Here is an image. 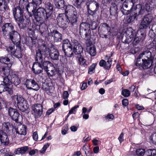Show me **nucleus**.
I'll return each instance as SVG.
<instances>
[{
	"mask_svg": "<svg viewBox=\"0 0 156 156\" xmlns=\"http://www.w3.org/2000/svg\"><path fill=\"white\" fill-rule=\"evenodd\" d=\"M25 9L27 10L29 16L33 9H31L30 2L28 0H20L18 5L14 6L12 8L13 15L20 29L31 30V29L29 27L31 23L30 20L26 18L24 12Z\"/></svg>",
	"mask_w": 156,
	"mask_h": 156,
	"instance_id": "nucleus-1",
	"label": "nucleus"
},
{
	"mask_svg": "<svg viewBox=\"0 0 156 156\" xmlns=\"http://www.w3.org/2000/svg\"><path fill=\"white\" fill-rule=\"evenodd\" d=\"M154 57L150 51H144L135 59V65L140 70L148 69L154 65Z\"/></svg>",
	"mask_w": 156,
	"mask_h": 156,
	"instance_id": "nucleus-2",
	"label": "nucleus"
},
{
	"mask_svg": "<svg viewBox=\"0 0 156 156\" xmlns=\"http://www.w3.org/2000/svg\"><path fill=\"white\" fill-rule=\"evenodd\" d=\"M1 29L4 36L12 41L21 38L17 31L16 26L12 23H5L2 26Z\"/></svg>",
	"mask_w": 156,
	"mask_h": 156,
	"instance_id": "nucleus-3",
	"label": "nucleus"
},
{
	"mask_svg": "<svg viewBox=\"0 0 156 156\" xmlns=\"http://www.w3.org/2000/svg\"><path fill=\"white\" fill-rule=\"evenodd\" d=\"M10 77L11 79L10 80L8 77H3V80L5 83H6L7 88L6 89V92L10 95H12L13 93V88L12 84H14L15 86L19 85L21 83L20 79L16 71H14L13 72H11Z\"/></svg>",
	"mask_w": 156,
	"mask_h": 156,
	"instance_id": "nucleus-4",
	"label": "nucleus"
},
{
	"mask_svg": "<svg viewBox=\"0 0 156 156\" xmlns=\"http://www.w3.org/2000/svg\"><path fill=\"white\" fill-rule=\"evenodd\" d=\"M12 41L10 42L7 47V51L10 52L12 56L17 58L20 61V59L23 57V49L21 38Z\"/></svg>",
	"mask_w": 156,
	"mask_h": 156,
	"instance_id": "nucleus-5",
	"label": "nucleus"
},
{
	"mask_svg": "<svg viewBox=\"0 0 156 156\" xmlns=\"http://www.w3.org/2000/svg\"><path fill=\"white\" fill-rule=\"evenodd\" d=\"M32 10L29 16L32 18L33 16L35 21H43V19L47 21L51 17L49 14H48V12L44 7H39L37 9H33Z\"/></svg>",
	"mask_w": 156,
	"mask_h": 156,
	"instance_id": "nucleus-6",
	"label": "nucleus"
},
{
	"mask_svg": "<svg viewBox=\"0 0 156 156\" xmlns=\"http://www.w3.org/2000/svg\"><path fill=\"white\" fill-rule=\"evenodd\" d=\"M131 10H130V11L129 12V15L126 17V21L128 25L132 23L135 20H137L139 17H141L145 11V9H142L141 8L140 9Z\"/></svg>",
	"mask_w": 156,
	"mask_h": 156,
	"instance_id": "nucleus-7",
	"label": "nucleus"
},
{
	"mask_svg": "<svg viewBox=\"0 0 156 156\" xmlns=\"http://www.w3.org/2000/svg\"><path fill=\"white\" fill-rule=\"evenodd\" d=\"M34 24L32 25L35 30H39L41 35L46 39L50 32L49 31L47 25L43 21L38 22L34 21Z\"/></svg>",
	"mask_w": 156,
	"mask_h": 156,
	"instance_id": "nucleus-8",
	"label": "nucleus"
},
{
	"mask_svg": "<svg viewBox=\"0 0 156 156\" xmlns=\"http://www.w3.org/2000/svg\"><path fill=\"white\" fill-rule=\"evenodd\" d=\"M79 33L82 38L85 40H89L91 37L90 24L87 22H82L80 26Z\"/></svg>",
	"mask_w": 156,
	"mask_h": 156,
	"instance_id": "nucleus-9",
	"label": "nucleus"
},
{
	"mask_svg": "<svg viewBox=\"0 0 156 156\" xmlns=\"http://www.w3.org/2000/svg\"><path fill=\"white\" fill-rule=\"evenodd\" d=\"M56 26L50 28V32L46 39L51 41L52 37L54 42H61L62 39V34L60 33L57 29Z\"/></svg>",
	"mask_w": 156,
	"mask_h": 156,
	"instance_id": "nucleus-10",
	"label": "nucleus"
},
{
	"mask_svg": "<svg viewBox=\"0 0 156 156\" xmlns=\"http://www.w3.org/2000/svg\"><path fill=\"white\" fill-rule=\"evenodd\" d=\"M153 19V16L152 14L148 13L145 15L142 19L139 25V28L146 30L148 27L150 29V26Z\"/></svg>",
	"mask_w": 156,
	"mask_h": 156,
	"instance_id": "nucleus-11",
	"label": "nucleus"
},
{
	"mask_svg": "<svg viewBox=\"0 0 156 156\" xmlns=\"http://www.w3.org/2000/svg\"><path fill=\"white\" fill-rule=\"evenodd\" d=\"M112 29L111 32V27L106 23H101L98 28V30L101 33L100 35V37L107 38L108 35H110L112 33Z\"/></svg>",
	"mask_w": 156,
	"mask_h": 156,
	"instance_id": "nucleus-12",
	"label": "nucleus"
},
{
	"mask_svg": "<svg viewBox=\"0 0 156 156\" xmlns=\"http://www.w3.org/2000/svg\"><path fill=\"white\" fill-rule=\"evenodd\" d=\"M31 113L35 119L40 117L43 113V106L41 104L36 103L31 107Z\"/></svg>",
	"mask_w": 156,
	"mask_h": 156,
	"instance_id": "nucleus-13",
	"label": "nucleus"
},
{
	"mask_svg": "<svg viewBox=\"0 0 156 156\" xmlns=\"http://www.w3.org/2000/svg\"><path fill=\"white\" fill-rule=\"evenodd\" d=\"M146 30L141 29L139 28L135 34L133 42V44L134 45H136L140 41H144L146 36Z\"/></svg>",
	"mask_w": 156,
	"mask_h": 156,
	"instance_id": "nucleus-14",
	"label": "nucleus"
},
{
	"mask_svg": "<svg viewBox=\"0 0 156 156\" xmlns=\"http://www.w3.org/2000/svg\"><path fill=\"white\" fill-rule=\"evenodd\" d=\"M136 3L135 0H125L122 4V6L126 8H128L129 7H131L130 10L132 9L131 11L134 9H140V8L142 9H145L144 7L141 4H138L135 6Z\"/></svg>",
	"mask_w": 156,
	"mask_h": 156,
	"instance_id": "nucleus-15",
	"label": "nucleus"
},
{
	"mask_svg": "<svg viewBox=\"0 0 156 156\" xmlns=\"http://www.w3.org/2000/svg\"><path fill=\"white\" fill-rule=\"evenodd\" d=\"M62 14H60L57 18L58 26L62 30L63 32L67 30L69 22L66 16H63Z\"/></svg>",
	"mask_w": 156,
	"mask_h": 156,
	"instance_id": "nucleus-16",
	"label": "nucleus"
},
{
	"mask_svg": "<svg viewBox=\"0 0 156 156\" xmlns=\"http://www.w3.org/2000/svg\"><path fill=\"white\" fill-rule=\"evenodd\" d=\"M136 32L135 30L131 27L128 28L126 31L125 32L126 38L123 40L122 38V41L125 44H129L133 39Z\"/></svg>",
	"mask_w": 156,
	"mask_h": 156,
	"instance_id": "nucleus-17",
	"label": "nucleus"
},
{
	"mask_svg": "<svg viewBox=\"0 0 156 156\" xmlns=\"http://www.w3.org/2000/svg\"><path fill=\"white\" fill-rule=\"evenodd\" d=\"M8 114L10 117L11 119L15 121L16 123L19 122V120L22 116L19 113L18 110L16 108H14L10 107L8 109Z\"/></svg>",
	"mask_w": 156,
	"mask_h": 156,
	"instance_id": "nucleus-18",
	"label": "nucleus"
},
{
	"mask_svg": "<svg viewBox=\"0 0 156 156\" xmlns=\"http://www.w3.org/2000/svg\"><path fill=\"white\" fill-rule=\"evenodd\" d=\"M71 41L73 43L74 54L77 55V57L83 55V48L78 41L74 38H72Z\"/></svg>",
	"mask_w": 156,
	"mask_h": 156,
	"instance_id": "nucleus-19",
	"label": "nucleus"
},
{
	"mask_svg": "<svg viewBox=\"0 0 156 156\" xmlns=\"http://www.w3.org/2000/svg\"><path fill=\"white\" fill-rule=\"evenodd\" d=\"M14 127L12 124L9 122H7L3 123L2 126V130L0 131L7 133L9 135L12 136L13 135V129Z\"/></svg>",
	"mask_w": 156,
	"mask_h": 156,
	"instance_id": "nucleus-20",
	"label": "nucleus"
},
{
	"mask_svg": "<svg viewBox=\"0 0 156 156\" xmlns=\"http://www.w3.org/2000/svg\"><path fill=\"white\" fill-rule=\"evenodd\" d=\"M86 44L87 47L86 49L87 51L92 56H94L96 54V49L94 45L90 40H86Z\"/></svg>",
	"mask_w": 156,
	"mask_h": 156,
	"instance_id": "nucleus-21",
	"label": "nucleus"
},
{
	"mask_svg": "<svg viewBox=\"0 0 156 156\" xmlns=\"http://www.w3.org/2000/svg\"><path fill=\"white\" fill-rule=\"evenodd\" d=\"M79 16L77 13L72 14L66 17L67 20H68L69 23L70 25L72 26H74L77 25L78 22V18Z\"/></svg>",
	"mask_w": 156,
	"mask_h": 156,
	"instance_id": "nucleus-22",
	"label": "nucleus"
},
{
	"mask_svg": "<svg viewBox=\"0 0 156 156\" xmlns=\"http://www.w3.org/2000/svg\"><path fill=\"white\" fill-rule=\"evenodd\" d=\"M63 10L65 11V14L66 17L68 16V15L69 16L72 14L77 13L76 8L73 6L69 4L66 5Z\"/></svg>",
	"mask_w": 156,
	"mask_h": 156,
	"instance_id": "nucleus-23",
	"label": "nucleus"
},
{
	"mask_svg": "<svg viewBox=\"0 0 156 156\" xmlns=\"http://www.w3.org/2000/svg\"><path fill=\"white\" fill-rule=\"evenodd\" d=\"M0 141L1 144L3 145L7 146L9 144V139L6 133L0 131Z\"/></svg>",
	"mask_w": 156,
	"mask_h": 156,
	"instance_id": "nucleus-24",
	"label": "nucleus"
},
{
	"mask_svg": "<svg viewBox=\"0 0 156 156\" xmlns=\"http://www.w3.org/2000/svg\"><path fill=\"white\" fill-rule=\"evenodd\" d=\"M14 70L11 69V67L5 66H2L0 67V72L1 74L4 75L5 76L8 77L10 75L11 72H13Z\"/></svg>",
	"mask_w": 156,
	"mask_h": 156,
	"instance_id": "nucleus-25",
	"label": "nucleus"
},
{
	"mask_svg": "<svg viewBox=\"0 0 156 156\" xmlns=\"http://www.w3.org/2000/svg\"><path fill=\"white\" fill-rule=\"evenodd\" d=\"M17 105L19 109L22 112H25L27 110L29 107L27 101L25 99Z\"/></svg>",
	"mask_w": 156,
	"mask_h": 156,
	"instance_id": "nucleus-26",
	"label": "nucleus"
},
{
	"mask_svg": "<svg viewBox=\"0 0 156 156\" xmlns=\"http://www.w3.org/2000/svg\"><path fill=\"white\" fill-rule=\"evenodd\" d=\"M27 44L29 46L31 51L34 50V49L35 48L37 45V40L33 39L31 37H28L26 39Z\"/></svg>",
	"mask_w": 156,
	"mask_h": 156,
	"instance_id": "nucleus-27",
	"label": "nucleus"
},
{
	"mask_svg": "<svg viewBox=\"0 0 156 156\" xmlns=\"http://www.w3.org/2000/svg\"><path fill=\"white\" fill-rule=\"evenodd\" d=\"M40 66L39 63H34L32 68V70L35 75H38L43 72V69Z\"/></svg>",
	"mask_w": 156,
	"mask_h": 156,
	"instance_id": "nucleus-28",
	"label": "nucleus"
},
{
	"mask_svg": "<svg viewBox=\"0 0 156 156\" xmlns=\"http://www.w3.org/2000/svg\"><path fill=\"white\" fill-rule=\"evenodd\" d=\"M9 55H7L4 56L0 57V62L4 64L9 67H11L12 64L11 62L10 59L8 57Z\"/></svg>",
	"mask_w": 156,
	"mask_h": 156,
	"instance_id": "nucleus-29",
	"label": "nucleus"
},
{
	"mask_svg": "<svg viewBox=\"0 0 156 156\" xmlns=\"http://www.w3.org/2000/svg\"><path fill=\"white\" fill-rule=\"evenodd\" d=\"M59 53L58 49L55 48H52L51 49V54L50 57L51 59L58 60L59 59Z\"/></svg>",
	"mask_w": 156,
	"mask_h": 156,
	"instance_id": "nucleus-30",
	"label": "nucleus"
},
{
	"mask_svg": "<svg viewBox=\"0 0 156 156\" xmlns=\"http://www.w3.org/2000/svg\"><path fill=\"white\" fill-rule=\"evenodd\" d=\"M11 98L12 101L14 105H18L24 99L22 96L17 94L12 95Z\"/></svg>",
	"mask_w": 156,
	"mask_h": 156,
	"instance_id": "nucleus-31",
	"label": "nucleus"
},
{
	"mask_svg": "<svg viewBox=\"0 0 156 156\" xmlns=\"http://www.w3.org/2000/svg\"><path fill=\"white\" fill-rule=\"evenodd\" d=\"M42 55V50L41 49V48H39L36 51V55L34 58L35 62H34L39 63L40 62H42V61L43 60Z\"/></svg>",
	"mask_w": 156,
	"mask_h": 156,
	"instance_id": "nucleus-32",
	"label": "nucleus"
},
{
	"mask_svg": "<svg viewBox=\"0 0 156 156\" xmlns=\"http://www.w3.org/2000/svg\"><path fill=\"white\" fill-rule=\"evenodd\" d=\"M44 6V9L48 12V14L51 16L53 12L54 6L53 4L50 2H45Z\"/></svg>",
	"mask_w": 156,
	"mask_h": 156,
	"instance_id": "nucleus-33",
	"label": "nucleus"
},
{
	"mask_svg": "<svg viewBox=\"0 0 156 156\" xmlns=\"http://www.w3.org/2000/svg\"><path fill=\"white\" fill-rule=\"evenodd\" d=\"M118 8L116 4L115 3L112 2L110 8V12L111 15L115 16H118V12L117 11Z\"/></svg>",
	"mask_w": 156,
	"mask_h": 156,
	"instance_id": "nucleus-34",
	"label": "nucleus"
},
{
	"mask_svg": "<svg viewBox=\"0 0 156 156\" xmlns=\"http://www.w3.org/2000/svg\"><path fill=\"white\" fill-rule=\"evenodd\" d=\"M40 48L42 50V52H44V55L46 57H48L50 56L51 54V49L47 47L46 44L44 43H42Z\"/></svg>",
	"mask_w": 156,
	"mask_h": 156,
	"instance_id": "nucleus-35",
	"label": "nucleus"
},
{
	"mask_svg": "<svg viewBox=\"0 0 156 156\" xmlns=\"http://www.w3.org/2000/svg\"><path fill=\"white\" fill-rule=\"evenodd\" d=\"M40 66H41V68L44 69L45 71H47L48 70V66L49 65L51 66H53V65L51 63V62L49 61H46L43 60L42 62H40L39 63Z\"/></svg>",
	"mask_w": 156,
	"mask_h": 156,
	"instance_id": "nucleus-36",
	"label": "nucleus"
},
{
	"mask_svg": "<svg viewBox=\"0 0 156 156\" xmlns=\"http://www.w3.org/2000/svg\"><path fill=\"white\" fill-rule=\"evenodd\" d=\"M65 55L68 57L71 58L73 56L74 53L73 47H70L62 50Z\"/></svg>",
	"mask_w": 156,
	"mask_h": 156,
	"instance_id": "nucleus-37",
	"label": "nucleus"
},
{
	"mask_svg": "<svg viewBox=\"0 0 156 156\" xmlns=\"http://www.w3.org/2000/svg\"><path fill=\"white\" fill-rule=\"evenodd\" d=\"M54 4L56 7L58 9L63 10L66 5L65 4L64 0H55Z\"/></svg>",
	"mask_w": 156,
	"mask_h": 156,
	"instance_id": "nucleus-38",
	"label": "nucleus"
},
{
	"mask_svg": "<svg viewBox=\"0 0 156 156\" xmlns=\"http://www.w3.org/2000/svg\"><path fill=\"white\" fill-rule=\"evenodd\" d=\"M29 147L27 146L22 147L16 149L14 151V153L17 154H25L28 150Z\"/></svg>",
	"mask_w": 156,
	"mask_h": 156,
	"instance_id": "nucleus-39",
	"label": "nucleus"
},
{
	"mask_svg": "<svg viewBox=\"0 0 156 156\" xmlns=\"http://www.w3.org/2000/svg\"><path fill=\"white\" fill-rule=\"evenodd\" d=\"M96 4H98L99 6L98 2L94 0L89 1L86 3V8L89 9H95Z\"/></svg>",
	"mask_w": 156,
	"mask_h": 156,
	"instance_id": "nucleus-40",
	"label": "nucleus"
},
{
	"mask_svg": "<svg viewBox=\"0 0 156 156\" xmlns=\"http://www.w3.org/2000/svg\"><path fill=\"white\" fill-rule=\"evenodd\" d=\"M43 0H32L31 2H30V5L31 9L35 8L37 9L38 6L41 5Z\"/></svg>",
	"mask_w": 156,
	"mask_h": 156,
	"instance_id": "nucleus-41",
	"label": "nucleus"
},
{
	"mask_svg": "<svg viewBox=\"0 0 156 156\" xmlns=\"http://www.w3.org/2000/svg\"><path fill=\"white\" fill-rule=\"evenodd\" d=\"M73 43L71 42V43L68 39H64L63 40L62 42V49L63 50L70 47H73Z\"/></svg>",
	"mask_w": 156,
	"mask_h": 156,
	"instance_id": "nucleus-42",
	"label": "nucleus"
},
{
	"mask_svg": "<svg viewBox=\"0 0 156 156\" xmlns=\"http://www.w3.org/2000/svg\"><path fill=\"white\" fill-rule=\"evenodd\" d=\"M99 66L103 67L105 69L109 70L111 68V66L108 65L107 61L106 62L104 59H101L99 63Z\"/></svg>",
	"mask_w": 156,
	"mask_h": 156,
	"instance_id": "nucleus-43",
	"label": "nucleus"
},
{
	"mask_svg": "<svg viewBox=\"0 0 156 156\" xmlns=\"http://www.w3.org/2000/svg\"><path fill=\"white\" fill-rule=\"evenodd\" d=\"M99 6L98 5V4H96V7L94 10H92L90 9L87 8V14L89 16H94L96 14V12L99 10Z\"/></svg>",
	"mask_w": 156,
	"mask_h": 156,
	"instance_id": "nucleus-44",
	"label": "nucleus"
},
{
	"mask_svg": "<svg viewBox=\"0 0 156 156\" xmlns=\"http://www.w3.org/2000/svg\"><path fill=\"white\" fill-rule=\"evenodd\" d=\"M27 82H31V87H33L34 88H32L35 91H37L40 89V86L37 84V82L34 79H31V80H27Z\"/></svg>",
	"mask_w": 156,
	"mask_h": 156,
	"instance_id": "nucleus-45",
	"label": "nucleus"
},
{
	"mask_svg": "<svg viewBox=\"0 0 156 156\" xmlns=\"http://www.w3.org/2000/svg\"><path fill=\"white\" fill-rule=\"evenodd\" d=\"M77 58H78L79 64L83 67H87V64L86 63V60L83 57V55L77 56Z\"/></svg>",
	"mask_w": 156,
	"mask_h": 156,
	"instance_id": "nucleus-46",
	"label": "nucleus"
},
{
	"mask_svg": "<svg viewBox=\"0 0 156 156\" xmlns=\"http://www.w3.org/2000/svg\"><path fill=\"white\" fill-rule=\"evenodd\" d=\"M60 61L62 64V66L64 67L66 66L68 62V60L66 55H60Z\"/></svg>",
	"mask_w": 156,
	"mask_h": 156,
	"instance_id": "nucleus-47",
	"label": "nucleus"
},
{
	"mask_svg": "<svg viewBox=\"0 0 156 156\" xmlns=\"http://www.w3.org/2000/svg\"><path fill=\"white\" fill-rule=\"evenodd\" d=\"M146 156H156V149H150L146 151Z\"/></svg>",
	"mask_w": 156,
	"mask_h": 156,
	"instance_id": "nucleus-48",
	"label": "nucleus"
},
{
	"mask_svg": "<svg viewBox=\"0 0 156 156\" xmlns=\"http://www.w3.org/2000/svg\"><path fill=\"white\" fill-rule=\"evenodd\" d=\"M5 82H3V80L0 81V93H1L2 92L6 91V89L7 88L6 87V83H5Z\"/></svg>",
	"mask_w": 156,
	"mask_h": 156,
	"instance_id": "nucleus-49",
	"label": "nucleus"
},
{
	"mask_svg": "<svg viewBox=\"0 0 156 156\" xmlns=\"http://www.w3.org/2000/svg\"><path fill=\"white\" fill-rule=\"evenodd\" d=\"M96 65L97 64L93 63L90 66L88 69V74H91L94 73Z\"/></svg>",
	"mask_w": 156,
	"mask_h": 156,
	"instance_id": "nucleus-50",
	"label": "nucleus"
},
{
	"mask_svg": "<svg viewBox=\"0 0 156 156\" xmlns=\"http://www.w3.org/2000/svg\"><path fill=\"white\" fill-rule=\"evenodd\" d=\"M121 94L124 97H128L130 96V91L127 89H123L122 90Z\"/></svg>",
	"mask_w": 156,
	"mask_h": 156,
	"instance_id": "nucleus-51",
	"label": "nucleus"
},
{
	"mask_svg": "<svg viewBox=\"0 0 156 156\" xmlns=\"http://www.w3.org/2000/svg\"><path fill=\"white\" fill-rule=\"evenodd\" d=\"M85 0H76L74 3V5L78 9H80L81 8V4L82 2Z\"/></svg>",
	"mask_w": 156,
	"mask_h": 156,
	"instance_id": "nucleus-52",
	"label": "nucleus"
},
{
	"mask_svg": "<svg viewBox=\"0 0 156 156\" xmlns=\"http://www.w3.org/2000/svg\"><path fill=\"white\" fill-rule=\"evenodd\" d=\"M146 153L145 149L142 148H138L136 150V154L138 156H143Z\"/></svg>",
	"mask_w": 156,
	"mask_h": 156,
	"instance_id": "nucleus-53",
	"label": "nucleus"
},
{
	"mask_svg": "<svg viewBox=\"0 0 156 156\" xmlns=\"http://www.w3.org/2000/svg\"><path fill=\"white\" fill-rule=\"evenodd\" d=\"M150 140L153 144L156 145V132L153 133L151 135Z\"/></svg>",
	"mask_w": 156,
	"mask_h": 156,
	"instance_id": "nucleus-54",
	"label": "nucleus"
},
{
	"mask_svg": "<svg viewBox=\"0 0 156 156\" xmlns=\"http://www.w3.org/2000/svg\"><path fill=\"white\" fill-rule=\"evenodd\" d=\"M27 127L24 125H22L21 128L20 129L21 135H25L27 134Z\"/></svg>",
	"mask_w": 156,
	"mask_h": 156,
	"instance_id": "nucleus-55",
	"label": "nucleus"
},
{
	"mask_svg": "<svg viewBox=\"0 0 156 156\" xmlns=\"http://www.w3.org/2000/svg\"><path fill=\"white\" fill-rule=\"evenodd\" d=\"M48 76L49 77H53L55 75V72L54 69H51L50 71L49 70H48L47 71H46Z\"/></svg>",
	"mask_w": 156,
	"mask_h": 156,
	"instance_id": "nucleus-56",
	"label": "nucleus"
},
{
	"mask_svg": "<svg viewBox=\"0 0 156 156\" xmlns=\"http://www.w3.org/2000/svg\"><path fill=\"white\" fill-rule=\"evenodd\" d=\"M69 129L68 124L65 125L62 128V135H65Z\"/></svg>",
	"mask_w": 156,
	"mask_h": 156,
	"instance_id": "nucleus-57",
	"label": "nucleus"
},
{
	"mask_svg": "<svg viewBox=\"0 0 156 156\" xmlns=\"http://www.w3.org/2000/svg\"><path fill=\"white\" fill-rule=\"evenodd\" d=\"M97 27V23L94 21L92 22L91 24H90V29H91L92 30H96Z\"/></svg>",
	"mask_w": 156,
	"mask_h": 156,
	"instance_id": "nucleus-58",
	"label": "nucleus"
},
{
	"mask_svg": "<svg viewBox=\"0 0 156 156\" xmlns=\"http://www.w3.org/2000/svg\"><path fill=\"white\" fill-rule=\"evenodd\" d=\"M124 8L125 7L122 6V7L120 9L121 11L123 14L124 15H128L129 13V12L130 11V10L129 9V10H126L124 9Z\"/></svg>",
	"mask_w": 156,
	"mask_h": 156,
	"instance_id": "nucleus-59",
	"label": "nucleus"
},
{
	"mask_svg": "<svg viewBox=\"0 0 156 156\" xmlns=\"http://www.w3.org/2000/svg\"><path fill=\"white\" fill-rule=\"evenodd\" d=\"M148 35L151 38H153L156 36V34L154 31L151 28L149 31Z\"/></svg>",
	"mask_w": 156,
	"mask_h": 156,
	"instance_id": "nucleus-60",
	"label": "nucleus"
},
{
	"mask_svg": "<svg viewBox=\"0 0 156 156\" xmlns=\"http://www.w3.org/2000/svg\"><path fill=\"white\" fill-rule=\"evenodd\" d=\"M79 107V105H75L73 107L71 108V109L69 110V114H72L73 113H75L74 112H76V109Z\"/></svg>",
	"mask_w": 156,
	"mask_h": 156,
	"instance_id": "nucleus-61",
	"label": "nucleus"
},
{
	"mask_svg": "<svg viewBox=\"0 0 156 156\" xmlns=\"http://www.w3.org/2000/svg\"><path fill=\"white\" fill-rule=\"evenodd\" d=\"M122 103L123 107L125 108L129 104L128 100L127 99H124L122 100Z\"/></svg>",
	"mask_w": 156,
	"mask_h": 156,
	"instance_id": "nucleus-62",
	"label": "nucleus"
},
{
	"mask_svg": "<svg viewBox=\"0 0 156 156\" xmlns=\"http://www.w3.org/2000/svg\"><path fill=\"white\" fill-rule=\"evenodd\" d=\"M106 119H109L113 120L114 119L115 117L114 115L112 114H111L109 113H108L107 115L105 117Z\"/></svg>",
	"mask_w": 156,
	"mask_h": 156,
	"instance_id": "nucleus-63",
	"label": "nucleus"
},
{
	"mask_svg": "<svg viewBox=\"0 0 156 156\" xmlns=\"http://www.w3.org/2000/svg\"><path fill=\"white\" fill-rule=\"evenodd\" d=\"M86 156H91L93 154V152L92 151L90 148H88L86 151H85V154Z\"/></svg>",
	"mask_w": 156,
	"mask_h": 156,
	"instance_id": "nucleus-64",
	"label": "nucleus"
}]
</instances>
